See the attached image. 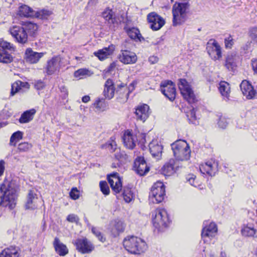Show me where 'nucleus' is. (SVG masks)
I'll use <instances>...</instances> for the list:
<instances>
[{"label":"nucleus","mask_w":257,"mask_h":257,"mask_svg":"<svg viewBox=\"0 0 257 257\" xmlns=\"http://www.w3.org/2000/svg\"><path fill=\"white\" fill-rule=\"evenodd\" d=\"M23 138V134L20 131L14 133L10 138V145L15 146L16 143L21 140Z\"/></svg>","instance_id":"obj_42"},{"label":"nucleus","mask_w":257,"mask_h":257,"mask_svg":"<svg viewBox=\"0 0 257 257\" xmlns=\"http://www.w3.org/2000/svg\"><path fill=\"white\" fill-rule=\"evenodd\" d=\"M70 196L73 200H76L79 197V192L77 188H73L70 192Z\"/></svg>","instance_id":"obj_52"},{"label":"nucleus","mask_w":257,"mask_h":257,"mask_svg":"<svg viewBox=\"0 0 257 257\" xmlns=\"http://www.w3.org/2000/svg\"><path fill=\"white\" fill-rule=\"evenodd\" d=\"M122 194L124 200L127 203L131 202L134 197L133 192L129 188H124Z\"/></svg>","instance_id":"obj_43"},{"label":"nucleus","mask_w":257,"mask_h":257,"mask_svg":"<svg viewBox=\"0 0 257 257\" xmlns=\"http://www.w3.org/2000/svg\"><path fill=\"white\" fill-rule=\"evenodd\" d=\"M114 137H112L105 144L102 146V148L107 149L110 152H114L116 149L117 145L114 141Z\"/></svg>","instance_id":"obj_40"},{"label":"nucleus","mask_w":257,"mask_h":257,"mask_svg":"<svg viewBox=\"0 0 257 257\" xmlns=\"http://www.w3.org/2000/svg\"><path fill=\"white\" fill-rule=\"evenodd\" d=\"M251 42H247L243 46L242 48L244 50H248L250 48Z\"/></svg>","instance_id":"obj_63"},{"label":"nucleus","mask_w":257,"mask_h":257,"mask_svg":"<svg viewBox=\"0 0 257 257\" xmlns=\"http://www.w3.org/2000/svg\"><path fill=\"white\" fill-rule=\"evenodd\" d=\"M92 74L88 69H80L74 72V76L76 78L79 79L83 78L86 76H90Z\"/></svg>","instance_id":"obj_41"},{"label":"nucleus","mask_w":257,"mask_h":257,"mask_svg":"<svg viewBox=\"0 0 257 257\" xmlns=\"http://www.w3.org/2000/svg\"><path fill=\"white\" fill-rule=\"evenodd\" d=\"M110 231L114 236L118 235L120 232L124 231V224L123 222L119 220L115 219L111 222Z\"/></svg>","instance_id":"obj_30"},{"label":"nucleus","mask_w":257,"mask_h":257,"mask_svg":"<svg viewBox=\"0 0 257 257\" xmlns=\"http://www.w3.org/2000/svg\"><path fill=\"white\" fill-rule=\"evenodd\" d=\"M99 186L101 191L104 195H107L109 194V188L106 181H100L99 183Z\"/></svg>","instance_id":"obj_46"},{"label":"nucleus","mask_w":257,"mask_h":257,"mask_svg":"<svg viewBox=\"0 0 257 257\" xmlns=\"http://www.w3.org/2000/svg\"><path fill=\"white\" fill-rule=\"evenodd\" d=\"M102 16L109 24H114L116 22L114 14L111 9H106L102 13Z\"/></svg>","instance_id":"obj_37"},{"label":"nucleus","mask_w":257,"mask_h":257,"mask_svg":"<svg viewBox=\"0 0 257 257\" xmlns=\"http://www.w3.org/2000/svg\"><path fill=\"white\" fill-rule=\"evenodd\" d=\"M187 181L190 183V185L195 187L200 186V185L198 184L197 181L195 180L196 176L193 174L188 175L186 177Z\"/></svg>","instance_id":"obj_49"},{"label":"nucleus","mask_w":257,"mask_h":257,"mask_svg":"<svg viewBox=\"0 0 257 257\" xmlns=\"http://www.w3.org/2000/svg\"><path fill=\"white\" fill-rule=\"evenodd\" d=\"M135 114L138 119L144 122L150 114L149 106L145 104L139 106L136 109Z\"/></svg>","instance_id":"obj_26"},{"label":"nucleus","mask_w":257,"mask_h":257,"mask_svg":"<svg viewBox=\"0 0 257 257\" xmlns=\"http://www.w3.org/2000/svg\"><path fill=\"white\" fill-rule=\"evenodd\" d=\"M90 98L89 96L85 95L82 97V101L84 103H86V102H88L90 100Z\"/></svg>","instance_id":"obj_64"},{"label":"nucleus","mask_w":257,"mask_h":257,"mask_svg":"<svg viewBox=\"0 0 257 257\" xmlns=\"http://www.w3.org/2000/svg\"><path fill=\"white\" fill-rule=\"evenodd\" d=\"M32 145L27 142H24L19 144L18 147V150L20 152H27L30 148H31Z\"/></svg>","instance_id":"obj_47"},{"label":"nucleus","mask_w":257,"mask_h":257,"mask_svg":"<svg viewBox=\"0 0 257 257\" xmlns=\"http://www.w3.org/2000/svg\"><path fill=\"white\" fill-rule=\"evenodd\" d=\"M196 111L194 108L191 109L188 112H186V116L188 117L189 121L193 122L194 120L196 119Z\"/></svg>","instance_id":"obj_51"},{"label":"nucleus","mask_w":257,"mask_h":257,"mask_svg":"<svg viewBox=\"0 0 257 257\" xmlns=\"http://www.w3.org/2000/svg\"><path fill=\"white\" fill-rule=\"evenodd\" d=\"M252 67L255 73L257 74V59L252 60Z\"/></svg>","instance_id":"obj_61"},{"label":"nucleus","mask_w":257,"mask_h":257,"mask_svg":"<svg viewBox=\"0 0 257 257\" xmlns=\"http://www.w3.org/2000/svg\"><path fill=\"white\" fill-rule=\"evenodd\" d=\"M52 14V12L46 10H42L35 12V16L41 19H46Z\"/></svg>","instance_id":"obj_44"},{"label":"nucleus","mask_w":257,"mask_h":257,"mask_svg":"<svg viewBox=\"0 0 257 257\" xmlns=\"http://www.w3.org/2000/svg\"><path fill=\"white\" fill-rule=\"evenodd\" d=\"M53 245L57 253L60 256H64L68 253L67 246L60 241L58 237H55L53 242Z\"/></svg>","instance_id":"obj_31"},{"label":"nucleus","mask_w":257,"mask_h":257,"mask_svg":"<svg viewBox=\"0 0 257 257\" xmlns=\"http://www.w3.org/2000/svg\"><path fill=\"white\" fill-rule=\"evenodd\" d=\"M217 232L216 224L214 222H211L208 226L204 227L202 230V238L204 242L209 241L211 238L215 236Z\"/></svg>","instance_id":"obj_14"},{"label":"nucleus","mask_w":257,"mask_h":257,"mask_svg":"<svg viewBox=\"0 0 257 257\" xmlns=\"http://www.w3.org/2000/svg\"><path fill=\"white\" fill-rule=\"evenodd\" d=\"M159 58L157 56H152L149 57V61L152 64H154L158 62Z\"/></svg>","instance_id":"obj_59"},{"label":"nucleus","mask_w":257,"mask_h":257,"mask_svg":"<svg viewBox=\"0 0 257 257\" xmlns=\"http://www.w3.org/2000/svg\"><path fill=\"white\" fill-rule=\"evenodd\" d=\"M178 87L181 93L184 98L190 103H193L196 100L195 94L190 85L184 79H180L178 83Z\"/></svg>","instance_id":"obj_9"},{"label":"nucleus","mask_w":257,"mask_h":257,"mask_svg":"<svg viewBox=\"0 0 257 257\" xmlns=\"http://www.w3.org/2000/svg\"><path fill=\"white\" fill-rule=\"evenodd\" d=\"M238 56L235 52H230L225 57L224 66L229 71H233L236 66V61Z\"/></svg>","instance_id":"obj_25"},{"label":"nucleus","mask_w":257,"mask_h":257,"mask_svg":"<svg viewBox=\"0 0 257 257\" xmlns=\"http://www.w3.org/2000/svg\"><path fill=\"white\" fill-rule=\"evenodd\" d=\"M115 49V46L110 45L108 47H105L97 52H95L94 55L100 60H103L111 55Z\"/></svg>","instance_id":"obj_27"},{"label":"nucleus","mask_w":257,"mask_h":257,"mask_svg":"<svg viewBox=\"0 0 257 257\" xmlns=\"http://www.w3.org/2000/svg\"><path fill=\"white\" fill-rule=\"evenodd\" d=\"M178 168L177 162L173 159H171L162 168V173L165 176H171L177 171Z\"/></svg>","instance_id":"obj_24"},{"label":"nucleus","mask_w":257,"mask_h":257,"mask_svg":"<svg viewBox=\"0 0 257 257\" xmlns=\"http://www.w3.org/2000/svg\"><path fill=\"white\" fill-rule=\"evenodd\" d=\"M139 139H138V143L143 145L146 143V135L145 134H140L139 136Z\"/></svg>","instance_id":"obj_57"},{"label":"nucleus","mask_w":257,"mask_h":257,"mask_svg":"<svg viewBox=\"0 0 257 257\" xmlns=\"http://www.w3.org/2000/svg\"><path fill=\"white\" fill-rule=\"evenodd\" d=\"M18 188L15 181L5 180L0 187V206L13 209L16 205Z\"/></svg>","instance_id":"obj_1"},{"label":"nucleus","mask_w":257,"mask_h":257,"mask_svg":"<svg viewBox=\"0 0 257 257\" xmlns=\"http://www.w3.org/2000/svg\"><path fill=\"white\" fill-rule=\"evenodd\" d=\"M218 124L220 127L225 128L228 124V122L225 117L221 116L219 119Z\"/></svg>","instance_id":"obj_54"},{"label":"nucleus","mask_w":257,"mask_h":257,"mask_svg":"<svg viewBox=\"0 0 257 257\" xmlns=\"http://www.w3.org/2000/svg\"><path fill=\"white\" fill-rule=\"evenodd\" d=\"M108 181L113 191L118 193L122 190V183L120 177L117 173L108 176Z\"/></svg>","instance_id":"obj_22"},{"label":"nucleus","mask_w":257,"mask_h":257,"mask_svg":"<svg viewBox=\"0 0 257 257\" xmlns=\"http://www.w3.org/2000/svg\"><path fill=\"white\" fill-rule=\"evenodd\" d=\"M14 51L15 48L12 44L4 40L0 41V62H11L13 59L12 53Z\"/></svg>","instance_id":"obj_7"},{"label":"nucleus","mask_w":257,"mask_h":257,"mask_svg":"<svg viewBox=\"0 0 257 257\" xmlns=\"http://www.w3.org/2000/svg\"><path fill=\"white\" fill-rule=\"evenodd\" d=\"M91 230L92 232L98 238L100 241L103 242L105 240V237H103L101 232L99 230V229L96 227H92Z\"/></svg>","instance_id":"obj_48"},{"label":"nucleus","mask_w":257,"mask_h":257,"mask_svg":"<svg viewBox=\"0 0 257 257\" xmlns=\"http://www.w3.org/2000/svg\"><path fill=\"white\" fill-rule=\"evenodd\" d=\"M147 20L150 28L153 31H158L165 24V21L156 12H151L147 15Z\"/></svg>","instance_id":"obj_11"},{"label":"nucleus","mask_w":257,"mask_h":257,"mask_svg":"<svg viewBox=\"0 0 257 257\" xmlns=\"http://www.w3.org/2000/svg\"><path fill=\"white\" fill-rule=\"evenodd\" d=\"M19 83H20V86L21 87V89L22 88H26L28 89L29 88V84L28 82H22L21 81L18 80Z\"/></svg>","instance_id":"obj_62"},{"label":"nucleus","mask_w":257,"mask_h":257,"mask_svg":"<svg viewBox=\"0 0 257 257\" xmlns=\"http://www.w3.org/2000/svg\"><path fill=\"white\" fill-rule=\"evenodd\" d=\"M206 50L213 60H220L222 57L221 48L214 39H210L207 43Z\"/></svg>","instance_id":"obj_10"},{"label":"nucleus","mask_w":257,"mask_h":257,"mask_svg":"<svg viewBox=\"0 0 257 257\" xmlns=\"http://www.w3.org/2000/svg\"><path fill=\"white\" fill-rule=\"evenodd\" d=\"M20 83H19V81H17L12 84L11 92V95H14L17 92L21 90V87L20 86Z\"/></svg>","instance_id":"obj_50"},{"label":"nucleus","mask_w":257,"mask_h":257,"mask_svg":"<svg viewBox=\"0 0 257 257\" xmlns=\"http://www.w3.org/2000/svg\"><path fill=\"white\" fill-rule=\"evenodd\" d=\"M189 8V4L187 2L176 3L173 5L172 13L174 26L180 25L185 22Z\"/></svg>","instance_id":"obj_4"},{"label":"nucleus","mask_w":257,"mask_h":257,"mask_svg":"<svg viewBox=\"0 0 257 257\" xmlns=\"http://www.w3.org/2000/svg\"><path fill=\"white\" fill-rule=\"evenodd\" d=\"M79 220L78 216L74 214H69L67 217V220L70 222L77 223Z\"/></svg>","instance_id":"obj_55"},{"label":"nucleus","mask_w":257,"mask_h":257,"mask_svg":"<svg viewBox=\"0 0 257 257\" xmlns=\"http://www.w3.org/2000/svg\"><path fill=\"white\" fill-rule=\"evenodd\" d=\"M134 168L138 174L140 176L145 175L149 170L150 168L147 166L143 157H138L134 162Z\"/></svg>","instance_id":"obj_18"},{"label":"nucleus","mask_w":257,"mask_h":257,"mask_svg":"<svg viewBox=\"0 0 257 257\" xmlns=\"http://www.w3.org/2000/svg\"><path fill=\"white\" fill-rule=\"evenodd\" d=\"M174 156L178 161H187L190 159L191 150L189 145L184 140H177L171 144Z\"/></svg>","instance_id":"obj_3"},{"label":"nucleus","mask_w":257,"mask_h":257,"mask_svg":"<svg viewBox=\"0 0 257 257\" xmlns=\"http://www.w3.org/2000/svg\"><path fill=\"white\" fill-rule=\"evenodd\" d=\"M219 90L222 96L226 99H228L230 93V87L228 83L225 81L220 82Z\"/></svg>","instance_id":"obj_39"},{"label":"nucleus","mask_w":257,"mask_h":257,"mask_svg":"<svg viewBox=\"0 0 257 257\" xmlns=\"http://www.w3.org/2000/svg\"><path fill=\"white\" fill-rule=\"evenodd\" d=\"M18 14L21 17H33L35 16V12L29 7L24 5L19 8Z\"/></svg>","instance_id":"obj_34"},{"label":"nucleus","mask_w":257,"mask_h":257,"mask_svg":"<svg viewBox=\"0 0 257 257\" xmlns=\"http://www.w3.org/2000/svg\"><path fill=\"white\" fill-rule=\"evenodd\" d=\"M28 35L34 37L38 30V26L34 23L31 22L26 23L23 25Z\"/></svg>","instance_id":"obj_38"},{"label":"nucleus","mask_w":257,"mask_h":257,"mask_svg":"<svg viewBox=\"0 0 257 257\" xmlns=\"http://www.w3.org/2000/svg\"><path fill=\"white\" fill-rule=\"evenodd\" d=\"M19 256L18 249L13 246L5 249L0 254V257H18Z\"/></svg>","instance_id":"obj_35"},{"label":"nucleus","mask_w":257,"mask_h":257,"mask_svg":"<svg viewBox=\"0 0 257 257\" xmlns=\"http://www.w3.org/2000/svg\"><path fill=\"white\" fill-rule=\"evenodd\" d=\"M75 244L77 249L82 253H89L94 249L92 244L86 238L77 239Z\"/></svg>","instance_id":"obj_19"},{"label":"nucleus","mask_w":257,"mask_h":257,"mask_svg":"<svg viewBox=\"0 0 257 257\" xmlns=\"http://www.w3.org/2000/svg\"><path fill=\"white\" fill-rule=\"evenodd\" d=\"M152 219L154 226L159 230L166 227L169 221L167 212L164 209L158 208L152 211Z\"/></svg>","instance_id":"obj_6"},{"label":"nucleus","mask_w":257,"mask_h":257,"mask_svg":"<svg viewBox=\"0 0 257 257\" xmlns=\"http://www.w3.org/2000/svg\"><path fill=\"white\" fill-rule=\"evenodd\" d=\"M149 149L153 158L158 160L161 158L163 147L158 140H153L150 143Z\"/></svg>","instance_id":"obj_20"},{"label":"nucleus","mask_w":257,"mask_h":257,"mask_svg":"<svg viewBox=\"0 0 257 257\" xmlns=\"http://www.w3.org/2000/svg\"><path fill=\"white\" fill-rule=\"evenodd\" d=\"M138 137L130 131L127 130L124 132L122 137V141L125 148L131 150L133 149L136 145Z\"/></svg>","instance_id":"obj_17"},{"label":"nucleus","mask_w":257,"mask_h":257,"mask_svg":"<svg viewBox=\"0 0 257 257\" xmlns=\"http://www.w3.org/2000/svg\"><path fill=\"white\" fill-rule=\"evenodd\" d=\"M123 244L125 249L133 254H141L147 249L146 242L141 238L135 236L125 238Z\"/></svg>","instance_id":"obj_2"},{"label":"nucleus","mask_w":257,"mask_h":257,"mask_svg":"<svg viewBox=\"0 0 257 257\" xmlns=\"http://www.w3.org/2000/svg\"><path fill=\"white\" fill-rule=\"evenodd\" d=\"M225 46L226 48H231L234 44V40L232 37L229 35L224 40Z\"/></svg>","instance_id":"obj_53"},{"label":"nucleus","mask_w":257,"mask_h":257,"mask_svg":"<svg viewBox=\"0 0 257 257\" xmlns=\"http://www.w3.org/2000/svg\"><path fill=\"white\" fill-rule=\"evenodd\" d=\"M161 90L170 100L173 101L176 96L175 85L171 81H164L161 84Z\"/></svg>","instance_id":"obj_13"},{"label":"nucleus","mask_w":257,"mask_h":257,"mask_svg":"<svg viewBox=\"0 0 257 257\" xmlns=\"http://www.w3.org/2000/svg\"><path fill=\"white\" fill-rule=\"evenodd\" d=\"M241 234L245 237H257V230L251 225H245L241 230Z\"/></svg>","instance_id":"obj_33"},{"label":"nucleus","mask_w":257,"mask_h":257,"mask_svg":"<svg viewBox=\"0 0 257 257\" xmlns=\"http://www.w3.org/2000/svg\"><path fill=\"white\" fill-rule=\"evenodd\" d=\"M218 163L215 160H210L202 164L199 167V169L203 174H208L210 176L214 175L217 170Z\"/></svg>","instance_id":"obj_15"},{"label":"nucleus","mask_w":257,"mask_h":257,"mask_svg":"<svg viewBox=\"0 0 257 257\" xmlns=\"http://www.w3.org/2000/svg\"><path fill=\"white\" fill-rule=\"evenodd\" d=\"M124 30L128 36L136 41H141V35L139 29L136 28H127L125 27Z\"/></svg>","instance_id":"obj_36"},{"label":"nucleus","mask_w":257,"mask_h":257,"mask_svg":"<svg viewBox=\"0 0 257 257\" xmlns=\"http://www.w3.org/2000/svg\"><path fill=\"white\" fill-rule=\"evenodd\" d=\"M5 162L4 160L0 161V177L3 175L5 170Z\"/></svg>","instance_id":"obj_60"},{"label":"nucleus","mask_w":257,"mask_h":257,"mask_svg":"<svg viewBox=\"0 0 257 257\" xmlns=\"http://www.w3.org/2000/svg\"><path fill=\"white\" fill-rule=\"evenodd\" d=\"M35 88L38 90L44 89L45 87V84L41 80H38L35 83Z\"/></svg>","instance_id":"obj_56"},{"label":"nucleus","mask_w":257,"mask_h":257,"mask_svg":"<svg viewBox=\"0 0 257 257\" xmlns=\"http://www.w3.org/2000/svg\"><path fill=\"white\" fill-rule=\"evenodd\" d=\"M118 59L124 64H132L137 61L138 58L135 53L126 50H121Z\"/></svg>","instance_id":"obj_16"},{"label":"nucleus","mask_w":257,"mask_h":257,"mask_svg":"<svg viewBox=\"0 0 257 257\" xmlns=\"http://www.w3.org/2000/svg\"><path fill=\"white\" fill-rule=\"evenodd\" d=\"M102 99H100V98H98L96 100V101H95V102L93 103V105L97 109L99 110L101 108V106H102Z\"/></svg>","instance_id":"obj_58"},{"label":"nucleus","mask_w":257,"mask_h":257,"mask_svg":"<svg viewBox=\"0 0 257 257\" xmlns=\"http://www.w3.org/2000/svg\"><path fill=\"white\" fill-rule=\"evenodd\" d=\"M61 58L55 56L48 61L46 66V72L48 75H52L57 71L60 67Z\"/></svg>","instance_id":"obj_21"},{"label":"nucleus","mask_w":257,"mask_h":257,"mask_svg":"<svg viewBox=\"0 0 257 257\" xmlns=\"http://www.w3.org/2000/svg\"><path fill=\"white\" fill-rule=\"evenodd\" d=\"M240 87L243 95L247 99L253 98L256 94V92L253 89L252 86L247 80H243L240 85Z\"/></svg>","instance_id":"obj_23"},{"label":"nucleus","mask_w":257,"mask_h":257,"mask_svg":"<svg viewBox=\"0 0 257 257\" xmlns=\"http://www.w3.org/2000/svg\"><path fill=\"white\" fill-rule=\"evenodd\" d=\"M165 185L162 182H157L151 188L150 197L154 203H159L164 199Z\"/></svg>","instance_id":"obj_8"},{"label":"nucleus","mask_w":257,"mask_h":257,"mask_svg":"<svg viewBox=\"0 0 257 257\" xmlns=\"http://www.w3.org/2000/svg\"><path fill=\"white\" fill-rule=\"evenodd\" d=\"M248 36L252 41L257 44V27H253L249 29Z\"/></svg>","instance_id":"obj_45"},{"label":"nucleus","mask_w":257,"mask_h":257,"mask_svg":"<svg viewBox=\"0 0 257 257\" xmlns=\"http://www.w3.org/2000/svg\"><path fill=\"white\" fill-rule=\"evenodd\" d=\"M9 31L12 36L19 43L24 44L27 42L28 34L23 26H14Z\"/></svg>","instance_id":"obj_12"},{"label":"nucleus","mask_w":257,"mask_h":257,"mask_svg":"<svg viewBox=\"0 0 257 257\" xmlns=\"http://www.w3.org/2000/svg\"><path fill=\"white\" fill-rule=\"evenodd\" d=\"M36 112L34 108H32L24 112L19 119V121L21 123H28L31 121L34 117V115Z\"/></svg>","instance_id":"obj_32"},{"label":"nucleus","mask_w":257,"mask_h":257,"mask_svg":"<svg viewBox=\"0 0 257 257\" xmlns=\"http://www.w3.org/2000/svg\"><path fill=\"white\" fill-rule=\"evenodd\" d=\"M43 56V53L34 52L30 48L27 49L25 52L26 60L30 63H37Z\"/></svg>","instance_id":"obj_29"},{"label":"nucleus","mask_w":257,"mask_h":257,"mask_svg":"<svg viewBox=\"0 0 257 257\" xmlns=\"http://www.w3.org/2000/svg\"><path fill=\"white\" fill-rule=\"evenodd\" d=\"M116 93H126L128 95L127 87L124 83H121L117 85V88L116 89L114 86V83L112 80L107 79L104 84L103 90V95L105 98L111 99L114 97L115 92Z\"/></svg>","instance_id":"obj_5"},{"label":"nucleus","mask_w":257,"mask_h":257,"mask_svg":"<svg viewBox=\"0 0 257 257\" xmlns=\"http://www.w3.org/2000/svg\"><path fill=\"white\" fill-rule=\"evenodd\" d=\"M38 199L37 194L34 190H30L27 195V200L25 205L26 209L34 210L37 208L36 202Z\"/></svg>","instance_id":"obj_28"}]
</instances>
